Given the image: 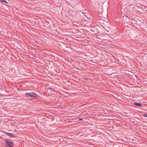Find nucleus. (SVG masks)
I'll return each instance as SVG.
<instances>
[{"mask_svg": "<svg viewBox=\"0 0 147 147\" xmlns=\"http://www.w3.org/2000/svg\"><path fill=\"white\" fill-rule=\"evenodd\" d=\"M1 32H2V33H3V32L2 31H1Z\"/></svg>", "mask_w": 147, "mask_h": 147, "instance_id": "obj_11", "label": "nucleus"}, {"mask_svg": "<svg viewBox=\"0 0 147 147\" xmlns=\"http://www.w3.org/2000/svg\"><path fill=\"white\" fill-rule=\"evenodd\" d=\"M5 141L6 144L9 147H12L14 145L13 143L11 140L5 139Z\"/></svg>", "mask_w": 147, "mask_h": 147, "instance_id": "obj_1", "label": "nucleus"}, {"mask_svg": "<svg viewBox=\"0 0 147 147\" xmlns=\"http://www.w3.org/2000/svg\"><path fill=\"white\" fill-rule=\"evenodd\" d=\"M143 116L144 117H147V113H144L143 114Z\"/></svg>", "mask_w": 147, "mask_h": 147, "instance_id": "obj_6", "label": "nucleus"}, {"mask_svg": "<svg viewBox=\"0 0 147 147\" xmlns=\"http://www.w3.org/2000/svg\"><path fill=\"white\" fill-rule=\"evenodd\" d=\"M1 1L5 3H7V2L5 0H1Z\"/></svg>", "mask_w": 147, "mask_h": 147, "instance_id": "obj_5", "label": "nucleus"}, {"mask_svg": "<svg viewBox=\"0 0 147 147\" xmlns=\"http://www.w3.org/2000/svg\"><path fill=\"white\" fill-rule=\"evenodd\" d=\"M1 4H2V5H3V3H1Z\"/></svg>", "mask_w": 147, "mask_h": 147, "instance_id": "obj_12", "label": "nucleus"}, {"mask_svg": "<svg viewBox=\"0 0 147 147\" xmlns=\"http://www.w3.org/2000/svg\"><path fill=\"white\" fill-rule=\"evenodd\" d=\"M0 95H5V94H3V93H2V94H1Z\"/></svg>", "mask_w": 147, "mask_h": 147, "instance_id": "obj_7", "label": "nucleus"}, {"mask_svg": "<svg viewBox=\"0 0 147 147\" xmlns=\"http://www.w3.org/2000/svg\"><path fill=\"white\" fill-rule=\"evenodd\" d=\"M1 90H2L3 91V92H5V90H3V89H2L1 88Z\"/></svg>", "mask_w": 147, "mask_h": 147, "instance_id": "obj_8", "label": "nucleus"}, {"mask_svg": "<svg viewBox=\"0 0 147 147\" xmlns=\"http://www.w3.org/2000/svg\"><path fill=\"white\" fill-rule=\"evenodd\" d=\"M1 132L2 134H1V135H3V136H8L11 137V138H13V137H15V136L13 134L8 133L5 132H4L3 131H1Z\"/></svg>", "mask_w": 147, "mask_h": 147, "instance_id": "obj_2", "label": "nucleus"}, {"mask_svg": "<svg viewBox=\"0 0 147 147\" xmlns=\"http://www.w3.org/2000/svg\"><path fill=\"white\" fill-rule=\"evenodd\" d=\"M49 89H50L51 90H52V88H48Z\"/></svg>", "mask_w": 147, "mask_h": 147, "instance_id": "obj_9", "label": "nucleus"}, {"mask_svg": "<svg viewBox=\"0 0 147 147\" xmlns=\"http://www.w3.org/2000/svg\"><path fill=\"white\" fill-rule=\"evenodd\" d=\"M82 119H83L82 118H81V119H80L79 120V121H81V120H82Z\"/></svg>", "mask_w": 147, "mask_h": 147, "instance_id": "obj_10", "label": "nucleus"}, {"mask_svg": "<svg viewBox=\"0 0 147 147\" xmlns=\"http://www.w3.org/2000/svg\"><path fill=\"white\" fill-rule=\"evenodd\" d=\"M134 104L136 105V106L138 107H142V104L140 103H138V102H135L134 103Z\"/></svg>", "mask_w": 147, "mask_h": 147, "instance_id": "obj_4", "label": "nucleus"}, {"mask_svg": "<svg viewBox=\"0 0 147 147\" xmlns=\"http://www.w3.org/2000/svg\"><path fill=\"white\" fill-rule=\"evenodd\" d=\"M25 95L26 96H28L30 97L31 98L34 97H37L38 96L37 94L33 92H30L27 93Z\"/></svg>", "mask_w": 147, "mask_h": 147, "instance_id": "obj_3", "label": "nucleus"}]
</instances>
